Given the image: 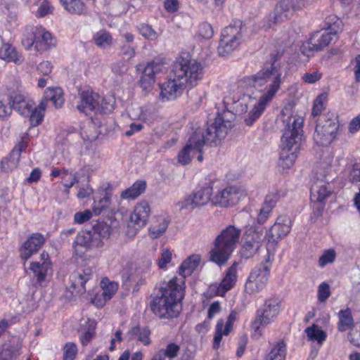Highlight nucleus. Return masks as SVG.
Masks as SVG:
<instances>
[{"mask_svg":"<svg viewBox=\"0 0 360 360\" xmlns=\"http://www.w3.org/2000/svg\"><path fill=\"white\" fill-rule=\"evenodd\" d=\"M138 30L139 33L146 39L155 40L158 38L157 32L148 24H139Z\"/></svg>","mask_w":360,"mask_h":360,"instance_id":"nucleus-52","label":"nucleus"},{"mask_svg":"<svg viewBox=\"0 0 360 360\" xmlns=\"http://www.w3.org/2000/svg\"><path fill=\"white\" fill-rule=\"evenodd\" d=\"M286 356V345L283 340H279L272 345L265 360H285Z\"/></svg>","mask_w":360,"mask_h":360,"instance_id":"nucleus-38","label":"nucleus"},{"mask_svg":"<svg viewBox=\"0 0 360 360\" xmlns=\"http://www.w3.org/2000/svg\"><path fill=\"white\" fill-rule=\"evenodd\" d=\"M285 194L286 192L285 190H274L266 196L262 205L264 207H267L272 211L279 199L284 197Z\"/></svg>","mask_w":360,"mask_h":360,"instance_id":"nucleus-44","label":"nucleus"},{"mask_svg":"<svg viewBox=\"0 0 360 360\" xmlns=\"http://www.w3.org/2000/svg\"><path fill=\"white\" fill-rule=\"evenodd\" d=\"M274 260V257L266 254L260 265L255 267L251 271L245 283L247 293L255 295L265 288L269 278Z\"/></svg>","mask_w":360,"mask_h":360,"instance_id":"nucleus-9","label":"nucleus"},{"mask_svg":"<svg viewBox=\"0 0 360 360\" xmlns=\"http://www.w3.org/2000/svg\"><path fill=\"white\" fill-rule=\"evenodd\" d=\"M198 35L205 39H210L214 34V30L212 25L207 22H203L199 25Z\"/></svg>","mask_w":360,"mask_h":360,"instance_id":"nucleus-54","label":"nucleus"},{"mask_svg":"<svg viewBox=\"0 0 360 360\" xmlns=\"http://www.w3.org/2000/svg\"><path fill=\"white\" fill-rule=\"evenodd\" d=\"M292 220L288 216H280L266 233V254L274 257L279 240L286 236L291 231Z\"/></svg>","mask_w":360,"mask_h":360,"instance_id":"nucleus-12","label":"nucleus"},{"mask_svg":"<svg viewBox=\"0 0 360 360\" xmlns=\"http://www.w3.org/2000/svg\"><path fill=\"white\" fill-rule=\"evenodd\" d=\"M294 104L288 103L283 108L281 116L285 127L281 138L282 150L299 153L302 140V117L295 115Z\"/></svg>","mask_w":360,"mask_h":360,"instance_id":"nucleus-4","label":"nucleus"},{"mask_svg":"<svg viewBox=\"0 0 360 360\" xmlns=\"http://www.w3.org/2000/svg\"><path fill=\"white\" fill-rule=\"evenodd\" d=\"M34 106V102L31 99L26 98L19 105H16L14 109L19 114L24 117H28L30 115L33 108Z\"/></svg>","mask_w":360,"mask_h":360,"instance_id":"nucleus-51","label":"nucleus"},{"mask_svg":"<svg viewBox=\"0 0 360 360\" xmlns=\"http://www.w3.org/2000/svg\"><path fill=\"white\" fill-rule=\"evenodd\" d=\"M300 51L303 55L307 57L311 56L314 51H317L315 48V43L311 42V38L302 44Z\"/></svg>","mask_w":360,"mask_h":360,"instance_id":"nucleus-59","label":"nucleus"},{"mask_svg":"<svg viewBox=\"0 0 360 360\" xmlns=\"http://www.w3.org/2000/svg\"><path fill=\"white\" fill-rule=\"evenodd\" d=\"M44 243L45 238L41 233H32L20 249L21 257L26 260L28 259L33 254L38 252Z\"/></svg>","mask_w":360,"mask_h":360,"instance_id":"nucleus-24","label":"nucleus"},{"mask_svg":"<svg viewBox=\"0 0 360 360\" xmlns=\"http://www.w3.org/2000/svg\"><path fill=\"white\" fill-rule=\"evenodd\" d=\"M328 101V94L323 92L319 95L314 101L311 115L314 117L319 115L325 108L326 103Z\"/></svg>","mask_w":360,"mask_h":360,"instance_id":"nucleus-48","label":"nucleus"},{"mask_svg":"<svg viewBox=\"0 0 360 360\" xmlns=\"http://www.w3.org/2000/svg\"><path fill=\"white\" fill-rule=\"evenodd\" d=\"M169 224V219L165 216L158 217L156 221L148 230L151 239H158L166 232Z\"/></svg>","mask_w":360,"mask_h":360,"instance_id":"nucleus-33","label":"nucleus"},{"mask_svg":"<svg viewBox=\"0 0 360 360\" xmlns=\"http://www.w3.org/2000/svg\"><path fill=\"white\" fill-rule=\"evenodd\" d=\"M100 287L98 292H96L94 297L91 298V302L97 307H103L112 296V282L109 278H103L101 281Z\"/></svg>","mask_w":360,"mask_h":360,"instance_id":"nucleus-25","label":"nucleus"},{"mask_svg":"<svg viewBox=\"0 0 360 360\" xmlns=\"http://www.w3.org/2000/svg\"><path fill=\"white\" fill-rule=\"evenodd\" d=\"M173 251L168 248H163L160 250V257L158 259V266L161 269H167L168 265L172 262Z\"/></svg>","mask_w":360,"mask_h":360,"instance_id":"nucleus-45","label":"nucleus"},{"mask_svg":"<svg viewBox=\"0 0 360 360\" xmlns=\"http://www.w3.org/2000/svg\"><path fill=\"white\" fill-rule=\"evenodd\" d=\"M53 11V7L49 1L44 0L39 6L37 10V14L39 17H44Z\"/></svg>","mask_w":360,"mask_h":360,"instance_id":"nucleus-62","label":"nucleus"},{"mask_svg":"<svg viewBox=\"0 0 360 360\" xmlns=\"http://www.w3.org/2000/svg\"><path fill=\"white\" fill-rule=\"evenodd\" d=\"M238 319V313L236 311H232L229 315L226 323L224 322V328H225V334H229L233 330L234 322Z\"/></svg>","mask_w":360,"mask_h":360,"instance_id":"nucleus-60","label":"nucleus"},{"mask_svg":"<svg viewBox=\"0 0 360 360\" xmlns=\"http://www.w3.org/2000/svg\"><path fill=\"white\" fill-rule=\"evenodd\" d=\"M112 219L108 215L106 221H99L94 227V234H97L102 239H108L112 233Z\"/></svg>","mask_w":360,"mask_h":360,"instance_id":"nucleus-40","label":"nucleus"},{"mask_svg":"<svg viewBox=\"0 0 360 360\" xmlns=\"http://www.w3.org/2000/svg\"><path fill=\"white\" fill-rule=\"evenodd\" d=\"M235 117L233 112L223 110L217 114L214 122L205 131L201 128L196 129L190 134L186 144L179 150L177 155L179 164L186 165L195 156L201 162L203 159L202 153L204 145H217L219 141L224 139L233 126Z\"/></svg>","mask_w":360,"mask_h":360,"instance_id":"nucleus-2","label":"nucleus"},{"mask_svg":"<svg viewBox=\"0 0 360 360\" xmlns=\"http://www.w3.org/2000/svg\"><path fill=\"white\" fill-rule=\"evenodd\" d=\"M93 269L91 266L84 265L77 268L70 276V288L77 294H82L86 291L85 284L91 278Z\"/></svg>","mask_w":360,"mask_h":360,"instance_id":"nucleus-22","label":"nucleus"},{"mask_svg":"<svg viewBox=\"0 0 360 360\" xmlns=\"http://www.w3.org/2000/svg\"><path fill=\"white\" fill-rule=\"evenodd\" d=\"M185 283L183 278L173 277L161 288V295L154 298L151 309L160 318L176 317L181 310V301L184 297Z\"/></svg>","mask_w":360,"mask_h":360,"instance_id":"nucleus-3","label":"nucleus"},{"mask_svg":"<svg viewBox=\"0 0 360 360\" xmlns=\"http://www.w3.org/2000/svg\"><path fill=\"white\" fill-rule=\"evenodd\" d=\"M64 9L70 14L81 15L85 11V6L81 0H60Z\"/></svg>","mask_w":360,"mask_h":360,"instance_id":"nucleus-41","label":"nucleus"},{"mask_svg":"<svg viewBox=\"0 0 360 360\" xmlns=\"http://www.w3.org/2000/svg\"><path fill=\"white\" fill-rule=\"evenodd\" d=\"M94 39L97 46L105 48L110 45L112 37L110 34L105 30H100L95 34Z\"/></svg>","mask_w":360,"mask_h":360,"instance_id":"nucleus-49","label":"nucleus"},{"mask_svg":"<svg viewBox=\"0 0 360 360\" xmlns=\"http://www.w3.org/2000/svg\"><path fill=\"white\" fill-rule=\"evenodd\" d=\"M336 252L333 248L325 250L319 258L318 264L319 267L323 268L328 264L333 263L336 259Z\"/></svg>","mask_w":360,"mask_h":360,"instance_id":"nucleus-47","label":"nucleus"},{"mask_svg":"<svg viewBox=\"0 0 360 360\" xmlns=\"http://www.w3.org/2000/svg\"><path fill=\"white\" fill-rule=\"evenodd\" d=\"M349 340L354 346L360 347V324L349 333Z\"/></svg>","mask_w":360,"mask_h":360,"instance_id":"nucleus-63","label":"nucleus"},{"mask_svg":"<svg viewBox=\"0 0 360 360\" xmlns=\"http://www.w3.org/2000/svg\"><path fill=\"white\" fill-rule=\"evenodd\" d=\"M327 27L314 32L311 38V42L315 43L316 50H321L327 46L335 38L337 34L342 30V22L336 15H330L326 18Z\"/></svg>","mask_w":360,"mask_h":360,"instance_id":"nucleus-14","label":"nucleus"},{"mask_svg":"<svg viewBox=\"0 0 360 360\" xmlns=\"http://www.w3.org/2000/svg\"><path fill=\"white\" fill-rule=\"evenodd\" d=\"M305 333L309 340L316 342L321 345L326 340L327 335L321 328L316 324L305 329Z\"/></svg>","mask_w":360,"mask_h":360,"instance_id":"nucleus-39","label":"nucleus"},{"mask_svg":"<svg viewBox=\"0 0 360 360\" xmlns=\"http://www.w3.org/2000/svg\"><path fill=\"white\" fill-rule=\"evenodd\" d=\"M151 267L152 261L148 258L139 260L134 269L131 262H124L122 265V269L120 272L123 285L126 288H129L133 283L136 285H142L149 277Z\"/></svg>","mask_w":360,"mask_h":360,"instance_id":"nucleus-8","label":"nucleus"},{"mask_svg":"<svg viewBox=\"0 0 360 360\" xmlns=\"http://www.w3.org/2000/svg\"><path fill=\"white\" fill-rule=\"evenodd\" d=\"M179 350V347L175 344H169L167 345L165 350H160L158 353H162V358L167 356L169 359L174 358L176 356Z\"/></svg>","mask_w":360,"mask_h":360,"instance_id":"nucleus-61","label":"nucleus"},{"mask_svg":"<svg viewBox=\"0 0 360 360\" xmlns=\"http://www.w3.org/2000/svg\"><path fill=\"white\" fill-rule=\"evenodd\" d=\"M112 108V105H111L109 102H108L105 98L101 96V100L99 104L96 105V109L94 112L95 114H101L106 115L109 114L111 112V108Z\"/></svg>","mask_w":360,"mask_h":360,"instance_id":"nucleus-55","label":"nucleus"},{"mask_svg":"<svg viewBox=\"0 0 360 360\" xmlns=\"http://www.w3.org/2000/svg\"><path fill=\"white\" fill-rule=\"evenodd\" d=\"M248 196V189L243 185L229 186L219 191L212 198V202L221 207L238 204Z\"/></svg>","mask_w":360,"mask_h":360,"instance_id":"nucleus-15","label":"nucleus"},{"mask_svg":"<svg viewBox=\"0 0 360 360\" xmlns=\"http://www.w3.org/2000/svg\"><path fill=\"white\" fill-rule=\"evenodd\" d=\"M201 260L199 255H193L184 260L179 268V274L181 277L177 278L184 279L191 276L194 270L198 267ZM185 283V281H184Z\"/></svg>","mask_w":360,"mask_h":360,"instance_id":"nucleus-31","label":"nucleus"},{"mask_svg":"<svg viewBox=\"0 0 360 360\" xmlns=\"http://www.w3.org/2000/svg\"><path fill=\"white\" fill-rule=\"evenodd\" d=\"M330 193L331 188L328 183L323 179H319L311 187V200L314 202H322Z\"/></svg>","mask_w":360,"mask_h":360,"instance_id":"nucleus-28","label":"nucleus"},{"mask_svg":"<svg viewBox=\"0 0 360 360\" xmlns=\"http://www.w3.org/2000/svg\"><path fill=\"white\" fill-rule=\"evenodd\" d=\"M116 214L117 217L128 218L125 235L127 238L133 239L139 231L148 223L151 214V207L147 201L141 200L134 205L129 214L127 209L123 207L117 211Z\"/></svg>","mask_w":360,"mask_h":360,"instance_id":"nucleus-7","label":"nucleus"},{"mask_svg":"<svg viewBox=\"0 0 360 360\" xmlns=\"http://www.w3.org/2000/svg\"><path fill=\"white\" fill-rule=\"evenodd\" d=\"M243 36L241 22H235L233 25L225 27L221 34L218 46L219 55L225 56L236 50L242 43Z\"/></svg>","mask_w":360,"mask_h":360,"instance_id":"nucleus-13","label":"nucleus"},{"mask_svg":"<svg viewBox=\"0 0 360 360\" xmlns=\"http://www.w3.org/2000/svg\"><path fill=\"white\" fill-rule=\"evenodd\" d=\"M146 183L145 181H136L131 186L122 193L121 198L127 200H134L143 193L146 191Z\"/></svg>","mask_w":360,"mask_h":360,"instance_id":"nucleus-35","label":"nucleus"},{"mask_svg":"<svg viewBox=\"0 0 360 360\" xmlns=\"http://www.w3.org/2000/svg\"><path fill=\"white\" fill-rule=\"evenodd\" d=\"M26 99L24 95L18 93H13L8 96V104L11 105L13 109L16 108V105L21 104L22 101Z\"/></svg>","mask_w":360,"mask_h":360,"instance_id":"nucleus-64","label":"nucleus"},{"mask_svg":"<svg viewBox=\"0 0 360 360\" xmlns=\"http://www.w3.org/2000/svg\"><path fill=\"white\" fill-rule=\"evenodd\" d=\"M44 112H41L40 110H36L34 107L33 108L30 117V124L32 127H36L40 124L44 119Z\"/></svg>","mask_w":360,"mask_h":360,"instance_id":"nucleus-57","label":"nucleus"},{"mask_svg":"<svg viewBox=\"0 0 360 360\" xmlns=\"http://www.w3.org/2000/svg\"><path fill=\"white\" fill-rule=\"evenodd\" d=\"M130 117L143 122H151L155 117L154 108L151 105L134 106L129 111Z\"/></svg>","mask_w":360,"mask_h":360,"instance_id":"nucleus-30","label":"nucleus"},{"mask_svg":"<svg viewBox=\"0 0 360 360\" xmlns=\"http://www.w3.org/2000/svg\"><path fill=\"white\" fill-rule=\"evenodd\" d=\"M240 235V230L233 226H229L222 231L210 252V259L219 265L226 263L236 248Z\"/></svg>","mask_w":360,"mask_h":360,"instance_id":"nucleus-6","label":"nucleus"},{"mask_svg":"<svg viewBox=\"0 0 360 360\" xmlns=\"http://www.w3.org/2000/svg\"><path fill=\"white\" fill-rule=\"evenodd\" d=\"M281 65L265 63L257 73L244 77L233 88L231 104L233 110L238 114H244L243 121L247 126L257 122L271 103L284 82Z\"/></svg>","mask_w":360,"mask_h":360,"instance_id":"nucleus-1","label":"nucleus"},{"mask_svg":"<svg viewBox=\"0 0 360 360\" xmlns=\"http://www.w3.org/2000/svg\"><path fill=\"white\" fill-rule=\"evenodd\" d=\"M96 322L94 319H88L81 323L79 330V340L83 346L87 345L95 335Z\"/></svg>","mask_w":360,"mask_h":360,"instance_id":"nucleus-32","label":"nucleus"},{"mask_svg":"<svg viewBox=\"0 0 360 360\" xmlns=\"http://www.w3.org/2000/svg\"><path fill=\"white\" fill-rule=\"evenodd\" d=\"M79 101L76 106L77 110L89 116L96 109L99 104L101 96L90 89H84L79 91Z\"/></svg>","mask_w":360,"mask_h":360,"instance_id":"nucleus-21","label":"nucleus"},{"mask_svg":"<svg viewBox=\"0 0 360 360\" xmlns=\"http://www.w3.org/2000/svg\"><path fill=\"white\" fill-rule=\"evenodd\" d=\"M338 329L340 332L349 330L354 325V319L352 311L349 308L342 309L338 312Z\"/></svg>","mask_w":360,"mask_h":360,"instance_id":"nucleus-37","label":"nucleus"},{"mask_svg":"<svg viewBox=\"0 0 360 360\" xmlns=\"http://www.w3.org/2000/svg\"><path fill=\"white\" fill-rule=\"evenodd\" d=\"M80 134L84 141L90 142L94 141L98 138V134L95 131V126L94 124H90L87 130H83Z\"/></svg>","mask_w":360,"mask_h":360,"instance_id":"nucleus-56","label":"nucleus"},{"mask_svg":"<svg viewBox=\"0 0 360 360\" xmlns=\"http://www.w3.org/2000/svg\"><path fill=\"white\" fill-rule=\"evenodd\" d=\"M54 45L55 40L51 34L44 29H38L34 34L33 41L30 46H34L36 51L43 52Z\"/></svg>","mask_w":360,"mask_h":360,"instance_id":"nucleus-27","label":"nucleus"},{"mask_svg":"<svg viewBox=\"0 0 360 360\" xmlns=\"http://www.w3.org/2000/svg\"><path fill=\"white\" fill-rule=\"evenodd\" d=\"M163 65L159 63H148L143 70L141 86L146 91H150L155 82L156 75L163 71Z\"/></svg>","mask_w":360,"mask_h":360,"instance_id":"nucleus-23","label":"nucleus"},{"mask_svg":"<svg viewBox=\"0 0 360 360\" xmlns=\"http://www.w3.org/2000/svg\"><path fill=\"white\" fill-rule=\"evenodd\" d=\"M321 78V73L319 71H313L306 72L302 77L303 82L307 84H314L315 82L320 80Z\"/></svg>","mask_w":360,"mask_h":360,"instance_id":"nucleus-58","label":"nucleus"},{"mask_svg":"<svg viewBox=\"0 0 360 360\" xmlns=\"http://www.w3.org/2000/svg\"><path fill=\"white\" fill-rule=\"evenodd\" d=\"M46 101H51L56 108H61L64 104L63 91L61 88H47L44 92Z\"/></svg>","mask_w":360,"mask_h":360,"instance_id":"nucleus-36","label":"nucleus"},{"mask_svg":"<svg viewBox=\"0 0 360 360\" xmlns=\"http://www.w3.org/2000/svg\"><path fill=\"white\" fill-rule=\"evenodd\" d=\"M311 0H281L267 19L266 28L288 19L296 11L301 10Z\"/></svg>","mask_w":360,"mask_h":360,"instance_id":"nucleus-11","label":"nucleus"},{"mask_svg":"<svg viewBox=\"0 0 360 360\" xmlns=\"http://www.w3.org/2000/svg\"><path fill=\"white\" fill-rule=\"evenodd\" d=\"M94 234L90 231L79 232L73 243V246L79 245L90 248L94 245H98V243H96L94 240Z\"/></svg>","mask_w":360,"mask_h":360,"instance_id":"nucleus-42","label":"nucleus"},{"mask_svg":"<svg viewBox=\"0 0 360 360\" xmlns=\"http://www.w3.org/2000/svg\"><path fill=\"white\" fill-rule=\"evenodd\" d=\"M331 295L330 288L326 282H322L317 289V300L319 303H325Z\"/></svg>","mask_w":360,"mask_h":360,"instance_id":"nucleus-50","label":"nucleus"},{"mask_svg":"<svg viewBox=\"0 0 360 360\" xmlns=\"http://www.w3.org/2000/svg\"><path fill=\"white\" fill-rule=\"evenodd\" d=\"M229 335V334H225V328H224V320H218L215 327V333L213 340V348L217 350L220 347L222 337L227 336Z\"/></svg>","mask_w":360,"mask_h":360,"instance_id":"nucleus-46","label":"nucleus"},{"mask_svg":"<svg viewBox=\"0 0 360 360\" xmlns=\"http://www.w3.org/2000/svg\"><path fill=\"white\" fill-rule=\"evenodd\" d=\"M172 73L187 89H191L202 80L205 68L200 62L188 55L181 56L174 63Z\"/></svg>","mask_w":360,"mask_h":360,"instance_id":"nucleus-5","label":"nucleus"},{"mask_svg":"<svg viewBox=\"0 0 360 360\" xmlns=\"http://www.w3.org/2000/svg\"><path fill=\"white\" fill-rule=\"evenodd\" d=\"M263 240V229L261 226L248 225L243 237L240 255L244 258L252 257L259 250Z\"/></svg>","mask_w":360,"mask_h":360,"instance_id":"nucleus-17","label":"nucleus"},{"mask_svg":"<svg viewBox=\"0 0 360 360\" xmlns=\"http://www.w3.org/2000/svg\"><path fill=\"white\" fill-rule=\"evenodd\" d=\"M30 269L32 271L34 276L37 278L38 283L41 284L44 281L47 274L51 271V263L34 262L30 264Z\"/></svg>","mask_w":360,"mask_h":360,"instance_id":"nucleus-34","label":"nucleus"},{"mask_svg":"<svg viewBox=\"0 0 360 360\" xmlns=\"http://www.w3.org/2000/svg\"><path fill=\"white\" fill-rule=\"evenodd\" d=\"M160 98L163 101L174 100L180 96L184 91L187 89L174 73L170 75L166 82L160 85Z\"/></svg>","mask_w":360,"mask_h":360,"instance_id":"nucleus-19","label":"nucleus"},{"mask_svg":"<svg viewBox=\"0 0 360 360\" xmlns=\"http://www.w3.org/2000/svg\"><path fill=\"white\" fill-rule=\"evenodd\" d=\"M212 191L210 185L200 188L179 202L181 208L193 209L206 205L211 200Z\"/></svg>","mask_w":360,"mask_h":360,"instance_id":"nucleus-20","label":"nucleus"},{"mask_svg":"<svg viewBox=\"0 0 360 360\" xmlns=\"http://www.w3.org/2000/svg\"><path fill=\"white\" fill-rule=\"evenodd\" d=\"M297 155L298 153L281 149L278 160L279 167L283 170L290 169L294 165L297 158Z\"/></svg>","mask_w":360,"mask_h":360,"instance_id":"nucleus-43","label":"nucleus"},{"mask_svg":"<svg viewBox=\"0 0 360 360\" xmlns=\"http://www.w3.org/2000/svg\"><path fill=\"white\" fill-rule=\"evenodd\" d=\"M77 353V347L75 343L68 342L63 348V360H74Z\"/></svg>","mask_w":360,"mask_h":360,"instance_id":"nucleus-53","label":"nucleus"},{"mask_svg":"<svg viewBox=\"0 0 360 360\" xmlns=\"http://www.w3.org/2000/svg\"><path fill=\"white\" fill-rule=\"evenodd\" d=\"M340 124L335 120H327L321 124H317L314 134V140L317 145L330 146L338 136Z\"/></svg>","mask_w":360,"mask_h":360,"instance_id":"nucleus-18","label":"nucleus"},{"mask_svg":"<svg viewBox=\"0 0 360 360\" xmlns=\"http://www.w3.org/2000/svg\"><path fill=\"white\" fill-rule=\"evenodd\" d=\"M112 195V188L110 184H103L98 190L96 195L94 197L93 211L85 210L83 212H77L74 214V222L78 224H82L89 221L93 214L100 215L106 211L110 205V200Z\"/></svg>","mask_w":360,"mask_h":360,"instance_id":"nucleus-10","label":"nucleus"},{"mask_svg":"<svg viewBox=\"0 0 360 360\" xmlns=\"http://www.w3.org/2000/svg\"><path fill=\"white\" fill-rule=\"evenodd\" d=\"M0 58L8 63H14L17 65L22 64L24 58L16 49L8 43H5L0 47Z\"/></svg>","mask_w":360,"mask_h":360,"instance_id":"nucleus-29","label":"nucleus"},{"mask_svg":"<svg viewBox=\"0 0 360 360\" xmlns=\"http://www.w3.org/2000/svg\"><path fill=\"white\" fill-rule=\"evenodd\" d=\"M280 311L279 302L276 299L266 300L263 308L258 311L257 316L252 323L254 336L262 335V328L272 323Z\"/></svg>","mask_w":360,"mask_h":360,"instance_id":"nucleus-16","label":"nucleus"},{"mask_svg":"<svg viewBox=\"0 0 360 360\" xmlns=\"http://www.w3.org/2000/svg\"><path fill=\"white\" fill-rule=\"evenodd\" d=\"M238 266V263L234 262L228 269L224 278L217 287V295L224 296L226 293V292L230 290L235 285L237 281Z\"/></svg>","mask_w":360,"mask_h":360,"instance_id":"nucleus-26","label":"nucleus"}]
</instances>
